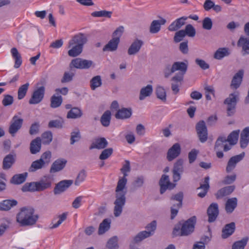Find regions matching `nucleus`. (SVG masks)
Listing matches in <instances>:
<instances>
[{
  "label": "nucleus",
  "mask_w": 249,
  "mask_h": 249,
  "mask_svg": "<svg viewBox=\"0 0 249 249\" xmlns=\"http://www.w3.org/2000/svg\"><path fill=\"white\" fill-rule=\"evenodd\" d=\"M127 182L126 177H123L118 180L116 188V200L114 202V214L118 217L123 211V208L125 203V193L122 192Z\"/></svg>",
  "instance_id": "obj_1"
},
{
  "label": "nucleus",
  "mask_w": 249,
  "mask_h": 249,
  "mask_svg": "<svg viewBox=\"0 0 249 249\" xmlns=\"http://www.w3.org/2000/svg\"><path fill=\"white\" fill-rule=\"evenodd\" d=\"M53 182V178L46 175L38 181L26 183L22 188L23 192H42L51 188Z\"/></svg>",
  "instance_id": "obj_2"
},
{
  "label": "nucleus",
  "mask_w": 249,
  "mask_h": 249,
  "mask_svg": "<svg viewBox=\"0 0 249 249\" xmlns=\"http://www.w3.org/2000/svg\"><path fill=\"white\" fill-rule=\"evenodd\" d=\"M34 213L35 210L33 208H22L17 215V221L21 226L33 225L38 218V215Z\"/></svg>",
  "instance_id": "obj_3"
},
{
  "label": "nucleus",
  "mask_w": 249,
  "mask_h": 249,
  "mask_svg": "<svg viewBox=\"0 0 249 249\" xmlns=\"http://www.w3.org/2000/svg\"><path fill=\"white\" fill-rule=\"evenodd\" d=\"M157 228L156 221L153 220L151 223L148 224L145 228L147 231H143L139 232L133 238V241L135 243H138L145 238L149 237L153 235Z\"/></svg>",
  "instance_id": "obj_4"
},
{
  "label": "nucleus",
  "mask_w": 249,
  "mask_h": 249,
  "mask_svg": "<svg viewBox=\"0 0 249 249\" xmlns=\"http://www.w3.org/2000/svg\"><path fill=\"white\" fill-rule=\"evenodd\" d=\"M238 93H233L230 94L229 97L224 101V104L227 105V114L228 116L232 115L234 112L237 103Z\"/></svg>",
  "instance_id": "obj_5"
},
{
  "label": "nucleus",
  "mask_w": 249,
  "mask_h": 249,
  "mask_svg": "<svg viewBox=\"0 0 249 249\" xmlns=\"http://www.w3.org/2000/svg\"><path fill=\"white\" fill-rule=\"evenodd\" d=\"M45 88L44 86H41L35 89L29 100L30 105H36L40 103L44 98Z\"/></svg>",
  "instance_id": "obj_6"
},
{
  "label": "nucleus",
  "mask_w": 249,
  "mask_h": 249,
  "mask_svg": "<svg viewBox=\"0 0 249 249\" xmlns=\"http://www.w3.org/2000/svg\"><path fill=\"white\" fill-rule=\"evenodd\" d=\"M196 221V216H193L183 223L181 226L182 235H189L194 231Z\"/></svg>",
  "instance_id": "obj_7"
},
{
  "label": "nucleus",
  "mask_w": 249,
  "mask_h": 249,
  "mask_svg": "<svg viewBox=\"0 0 249 249\" xmlns=\"http://www.w3.org/2000/svg\"><path fill=\"white\" fill-rule=\"evenodd\" d=\"M92 64L93 62L91 60L76 58L72 60L70 64V67L78 69H88L91 67Z\"/></svg>",
  "instance_id": "obj_8"
},
{
  "label": "nucleus",
  "mask_w": 249,
  "mask_h": 249,
  "mask_svg": "<svg viewBox=\"0 0 249 249\" xmlns=\"http://www.w3.org/2000/svg\"><path fill=\"white\" fill-rule=\"evenodd\" d=\"M196 128L199 141L202 143L205 142L208 139V131L205 122L199 121Z\"/></svg>",
  "instance_id": "obj_9"
},
{
  "label": "nucleus",
  "mask_w": 249,
  "mask_h": 249,
  "mask_svg": "<svg viewBox=\"0 0 249 249\" xmlns=\"http://www.w3.org/2000/svg\"><path fill=\"white\" fill-rule=\"evenodd\" d=\"M23 120L18 116L14 115L12 119L11 124L9 128V132L14 136L18 131L21 127Z\"/></svg>",
  "instance_id": "obj_10"
},
{
  "label": "nucleus",
  "mask_w": 249,
  "mask_h": 249,
  "mask_svg": "<svg viewBox=\"0 0 249 249\" xmlns=\"http://www.w3.org/2000/svg\"><path fill=\"white\" fill-rule=\"evenodd\" d=\"M245 152L231 157L228 161L226 168L227 173H230L235 168L237 163L241 161L245 157Z\"/></svg>",
  "instance_id": "obj_11"
},
{
  "label": "nucleus",
  "mask_w": 249,
  "mask_h": 249,
  "mask_svg": "<svg viewBox=\"0 0 249 249\" xmlns=\"http://www.w3.org/2000/svg\"><path fill=\"white\" fill-rule=\"evenodd\" d=\"M159 184L160 187V193L163 194L167 189H173L176 186L175 184L171 183L169 180L168 176L163 175L160 180Z\"/></svg>",
  "instance_id": "obj_12"
},
{
  "label": "nucleus",
  "mask_w": 249,
  "mask_h": 249,
  "mask_svg": "<svg viewBox=\"0 0 249 249\" xmlns=\"http://www.w3.org/2000/svg\"><path fill=\"white\" fill-rule=\"evenodd\" d=\"M207 213L208 216V222H214L219 214L218 205L216 203H212L208 207Z\"/></svg>",
  "instance_id": "obj_13"
},
{
  "label": "nucleus",
  "mask_w": 249,
  "mask_h": 249,
  "mask_svg": "<svg viewBox=\"0 0 249 249\" xmlns=\"http://www.w3.org/2000/svg\"><path fill=\"white\" fill-rule=\"evenodd\" d=\"M188 68V62L185 61V62H175L172 65V70L174 71V72L177 71L179 72L177 73L175 75H182V78H183L184 75L187 71Z\"/></svg>",
  "instance_id": "obj_14"
},
{
  "label": "nucleus",
  "mask_w": 249,
  "mask_h": 249,
  "mask_svg": "<svg viewBox=\"0 0 249 249\" xmlns=\"http://www.w3.org/2000/svg\"><path fill=\"white\" fill-rule=\"evenodd\" d=\"M183 161L182 159L178 160L174 164L173 172V180L177 182L180 179V175L183 172Z\"/></svg>",
  "instance_id": "obj_15"
},
{
  "label": "nucleus",
  "mask_w": 249,
  "mask_h": 249,
  "mask_svg": "<svg viewBox=\"0 0 249 249\" xmlns=\"http://www.w3.org/2000/svg\"><path fill=\"white\" fill-rule=\"evenodd\" d=\"M180 153V145L178 143H176L169 149L167 154V159L168 161H171L178 157Z\"/></svg>",
  "instance_id": "obj_16"
},
{
  "label": "nucleus",
  "mask_w": 249,
  "mask_h": 249,
  "mask_svg": "<svg viewBox=\"0 0 249 249\" xmlns=\"http://www.w3.org/2000/svg\"><path fill=\"white\" fill-rule=\"evenodd\" d=\"M73 183L72 180H64L60 181L55 186L53 193L55 195L60 194L66 190Z\"/></svg>",
  "instance_id": "obj_17"
},
{
  "label": "nucleus",
  "mask_w": 249,
  "mask_h": 249,
  "mask_svg": "<svg viewBox=\"0 0 249 249\" xmlns=\"http://www.w3.org/2000/svg\"><path fill=\"white\" fill-rule=\"evenodd\" d=\"M187 19L188 17L185 16L176 19L169 25L168 27V30L171 32L178 30L185 25Z\"/></svg>",
  "instance_id": "obj_18"
},
{
  "label": "nucleus",
  "mask_w": 249,
  "mask_h": 249,
  "mask_svg": "<svg viewBox=\"0 0 249 249\" xmlns=\"http://www.w3.org/2000/svg\"><path fill=\"white\" fill-rule=\"evenodd\" d=\"M67 161L64 159H59L55 160L52 164L50 172L54 173L62 170L66 166Z\"/></svg>",
  "instance_id": "obj_19"
},
{
  "label": "nucleus",
  "mask_w": 249,
  "mask_h": 249,
  "mask_svg": "<svg viewBox=\"0 0 249 249\" xmlns=\"http://www.w3.org/2000/svg\"><path fill=\"white\" fill-rule=\"evenodd\" d=\"M87 42V38L86 36L82 34L75 36L72 39L70 40L69 42V47L76 45L79 46L83 47L84 44Z\"/></svg>",
  "instance_id": "obj_20"
},
{
  "label": "nucleus",
  "mask_w": 249,
  "mask_h": 249,
  "mask_svg": "<svg viewBox=\"0 0 249 249\" xmlns=\"http://www.w3.org/2000/svg\"><path fill=\"white\" fill-rule=\"evenodd\" d=\"M243 75L244 71L243 70H239L235 74L231 84L232 89H237L240 87L243 80Z\"/></svg>",
  "instance_id": "obj_21"
},
{
  "label": "nucleus",
  "mask_w": 249,
  "mask_h": 249,
  "mask_svg": "<svg viewBox=\"0 0 249 249\" xmlns=\"http://www.w3.org/2000/svg\"><path fill=\"white\" fill-rule=\"evenodd\" d=\"M166 22V19L163 18L160 20H154L149 27L150 33L151 34L158 33L161 29V26L164 25Z\"/></svg>",
  "instance_id": "obj_22"
},
{
  "label": "nucleus",
  "mask_w": 249,
  "mask_h": 249,
  "mask_svg": "<svg viewBox=\"0 0 249 249\" xmlns=\"http://www.w3.org/2000/svg\"><path fill=\"white\" fill-rule=\"evenodd\" d=\"M143 44V42L142 40L138 39H135L128 48V54L130 55L136 54L139 52Z\"/></svg>",
  "instance_id": "obj_23"
},
{
  "label": "nucleus",
  "mask_w": 249,
  "mask_h": 249,
  "mask_svg": "<svg viewBox=\"0 0 249 249\" xmlns=\"http://www.w3.org/2000/svg\"><path fill=\"white\" fill-rule=\"evenodd\" d=\"M183 80L182 75H175L172 78L171 89L174 94H176L179 91V87L181 86Z\"/></svg>",
  "instance_id": "obj_24"
},
{
  "label": "nucleus",
  "mask_w": 249,
  "mask_h": 249,
  "mask_svg": "<svg viewBox=\"0 0 249 249\" xmlns=\"http://www.w3.org/2000/svg\"><path fill=\"white\" fill-rule=\"evenodd\" d=\"M235 230V224L234 222H231L226 224L223 228L222 231V237L224 239L227 238L234 232Z\"/></svg>",
  "instance_id": "obj_25"
},
{
  "label": "nucleus",
  "mask_w": 249,
  "mask_h": 249,
  "mask_svg": "<svg viewBox=\"0 0 249 249\" xmlns=\"http://www.w3.org/2000/svg\"><path fill=\"white\" fill-rule=\"evenodd\" d=\"M41 148V139L38 137L32 140L30 143V150L32 154L38 153Z\"/></svg>",
  "instance_id": "obj_26"
},
{
  "label": "nucleus",
  "mask_w": 249,
  "mask_h": 249,
  "mask_svg": "<svg viewBox=\"0 0 249 249\" xmlns=\"http://www.w3.org/2000/svg\"><path fill=\"white\" fill-rule=\"evenodd\" d=\"M249 143V127L245 128L241 133L240 143L241 147L246 148Z\"/></svg>",
  "instance_id": "obj_27"
},
{
  "label": "nucleus",
  "mask_w": 249,
  "mask_h": 249,
  "mask_svg": "<svg viewBox=\"0 0 249 249\" xmlns=\"http://www.w3.org/2000/svg\"><path fill=\"white\" fill-rule=\"evenodd\" d=\"M237 45L242 47L243 55L249 54V38L241 36L237 42Z\"/></svg>",
  "instance_id": "obj_28"
},
{
  "label": "nucleus",
  "mask_w": 249,
  "mask_h": 249,
  "mask_svg": "<svg viewBox=\"0 0 249 249\" xmlns=\"http://www.w3.org/2000/svg\"><path fill=\"white\" fill-rule=\"evenodd\" d=\"M237 206V199L232 197L228 199L225 203V211L227 213H232Z\"/></svg>",
  "instance_id": "obj_29"
},
{
  "label": "nucleus",
  "mask_w": 249,
  "mask_h": 249,
  "mask_svg": "<svg viewBox=\"0 0 249 249\" xmlns=\"http://www.w3.org/2000/svg\"><path fill=\"white\" fill-rule=\"evenodd\" d=\"M132 115V109L130 108H122L118 110L115 117L118 119H128Z\"/></svg>",
  "instance_id": "obj_30"
},
{
  "label": "nucleus",
  "mask_w": 249,
  "mask_h": 249,
  "mask_svg": "<svg viewBox=\"0 0 249 249\" xmlns=\"http://www.w3.org/2000/svg\"><path fill=\"white\" fill-rule=\"evenodd\" d=\"M108 145V142L105 138H100L97 139L95 141L93 142L90 146L89 149H102L106 148Z\"/></svg>",
  "instance_id": "obj_31"
},
{
  "label": "nucleus",
  "mask_w": 249,
  "mask_h": 249,
  "mask_svg": "<svg viewBox=\"0 0 249 249\" xmlns=\"http://www.w3.org/2000/svg\"><path fill=\"white\" fill-rule=\"evenodd\" d=\"M234 189V186H228L223 187L217 191L215 194L216 197L217 199H219L229 195L233 192Z\"/></svg>",
  "instance_id": "obj_32"
},
{
  "label": "nucleus",
  "mask_w": 249,
  "mask_h": 249,
  "mask_svg": "<svg viewBox=\"0 0 249 249\" xmlns=\"http://www.w3.org/2000/svg\"><path fill=\"white\" fill-rule=\"evenodd\" d=\"M120 42L118 37H113L103 48V51H108L110 52L115 51L118 48Z\"/></svg>",
  "instance_id": "obj_33"
},
{
  "label": "nucleus",
  "mask_w": 249,
  "mask_h": 249,
  "mask_svg": "<svg viewBox=\"0 0 249 249\" xmlns=\"http://www.w3.org/2000/svg\"><path fill=\"white\" fill-rule=\"evenodd\" d=\"M15 162V156L9 154L6 156L3 160L2 168L4 170L10 169Z\"/></svg>",
  "instance_id": "obj_34"
},
{
  "label": "nucleus",
  "mask_w": 249,
  "mask_h": 249,
  "mask_svg": "<svg viewBox=\"0 0 249 249\" xmlns=\"http://www.w3.org/2000/svg\"><path fill=\"white\" fill-rule=\"evenodd\" d=\"M27 176L28 173L27 172L22 174H16L11 178L10 182L12 184L16 185L22 184L26 180Z\"/></svg>",
  "instance_id": "obj_35"
},
{
  "label": "nucleus",
  "mask_w": 249,
  "mask_h": 249,
  "mask_svg": "<svg viewBox=\"0 0 249 249\" xmlns=\"http://www.w3.org/2000/svg\"><path fill=\"white\" fill-rule=\"evenodd\" d=\"M18 204L15 199H6L0 202V211H8Z\"/></svg>",
  "instance_id": "obj_36"
},
{
  "label": "nucleus",
  "mask_w": 249,
  "mask_h": 249,
  "mask_svg": "<svg viewBox=\"0 0 249 249\" xmlns=\"http://www.w3.org/2000/svg\"><path fill=\"white\" fill-rule=\"evenodd\" d=\"M210 178L209 176L206 177L204 178L203 184H200V186L197 189H202V191L198 194V196L201 198L204 197L207 194L210 188L209 186Z\"/></svg>",
  "instance_id": "obj_37"
},
{
  "label": "nucleus",
  "mask_w": 249,
  "mask_h": 249,
  "mask_svg": "<svg viewBox=\"0 0 249 249\" xmlns=\"http://www.w3.org/2000/svg\"><path fill=\"white\" fill-rule=\"evenodd\" d=\"M110 223L111 221L110 219L107 218L104 219L99 225L98 234L101 235L107 231L110 227Z\"/></svg>",
  "instance_id": "obj_38"
},
{
  "label": "nucleus",
  "mask_w": 249,
  "mask_h": 249,
  "mask_svg": "<svg viewBox=\"0 0 249 249\" xmlns=\"http://www.w3.org/2000/svg\"><path fill=\"white\" fill-rule=\"evenodd\" d=\"M153 92V88L152 85H148L146 87L142 88L140 90L139 99L140 100H144L145 97L150 96Z\"/></svg>",
  "instance_id": "obj_39"
},
{
  "label": "nucleus",
  "mask_w": 249,
  "mask_h": 249,
  "mask_svg": "<svg viewBox=\"0 0 249 249\" xmlns=\"http://www.w3.org/2000/svg\"><path fill=\"white\" fill-rule=\"evenodd\" d=\"M11 53L13 57L15 60L14 67L16 69L18 68L22 64L21 55L18 53V50L16 48H12L11 50Z\"/></svg>",
  "instance_id": "obj_40"
},
{
  "label": "nucleus",
  "mask_w": 249,
  "mask_h": 249,
  "mask_svg": "<svg viewBox=\"0 0 249 249\" xmlns=\"http://www.w3.org/2000/svg\"><path fill=\"white\" fill-rule=\"evenodd\" d=\"M82 111L80 108L74 107L71 108L68 112L67 117L69 119H77L80 118L82 116Z\"/></svg>",
  "instance_id": "obj_41"
},
{
  "label": "nucleus",
  "mask_w": 249,
  "mask_h": 249,
  "mask_svg": "<svg viewBox=\"0 0 249 249\" xmlns=\"http://www.w3.org/2000/svg\"><path fill=\"white\" fill-rule=\"evenodd\" d=\"M230 53L227 48H220L216 51L214 54V58L220 60L225 56L229 55Z\"/></svg>",
  "instance_id": "obj_42"
},
{
  "label": "nucleus",
  "mask_w": 249,
  "mask_h": 249,
  "mask_svg": "<svg viewBox=\"0 0 249 249\" xmlns=\"http://www.w3.org/2000/svg\"><path fill=\"white\" fill-rule=\"evenodd\" d=\"M45 166V164H44V162L42 160H37L32 163L29 169V172H34L38 170L43 168Z\"/></svg>",
  "instance_id": "obj_43"
},
{
  "label": "nucleus",
  "mask_w": 249,
  "mask_h": 249,
  "mask_svg": "<svg viewBox=\"0 0 249 249\" xmlns=\"http://www.w3.org/2000/svg\"><path fill=\"white\" fill-rule=\"evenodd\" d=\"M102 84V81L100 75L95 76L90 80V87L92 90H94L97 88L101 87Z\"/></svg>",
  "instance_id": "obj_44"
},
{
  "label": "nucleus",
  "mask_w": 249,
  "mask_h": 249,
  "mask_svg": "<svg viewBox=\"0 0 249 249\" xmlns=\"http://www.w3.org/2000/svg\"><path fill=\"white\" fill-rule=\"evenodd\" d=\"M111 115V112L109 110H106L101 116L100 121L104 126L107 127L109 125Z\"/></svg>",
  "instance_id": "obj_45"
},
{
  "label": "nucleus",
  "mask_w": 249,
  "mask_h": 249,
  "mask_svg": "<svg viewBox=\"0 0 249 249\" xmlns=\"http://www.w3.org/2000/svg\"><path fill=\"white\" fill-rule=\"evenodd\" d=\"M62 101L63 98L61 96H56L54 94L51 98L50 106L53 108H57L61 106Z\"/></svg>",
  "instance_id": "obj_46"
},
{
  "label": "nucleus",
  "mask_w": 249,
  "mask_h": 249,
  "mask_svg": "<svg viewBox=\"0 0 249 249\" xmlns=\"http://www.w3.org/2000/svg\"><path fill=\"white\" fill-rule=\"evenodd\" d=\"M240 130H236L231 132L228 137L227 141L229 142L231 145L235 144L238 141Z\"/></svg>",
  "instance_id": "obj_47"
},
{
  "label": "nucleus",
  "mask_w": 249,
  "mask_h": 249,
  "mask_svg": "<svg viewBox=\"0 0 249 249\" xmlns=\"http://www.w3.org/2000/svg\"><path fill=\"white\" fill-rule=\"evenodd\" d=\"M249 240L248 237H245L241 240L235 242L232 246V249H244Z\"/></svg>",
  "instance_id": "obj_48"
},
{
  "label": "nucleus",
  "mask_w": 249,
  "mask_h": 249,
  "mask_svg": "<svg viewBox=\"0 0 249 249\" xmlns=\"http://www.w3.org/2000/svg\"><path fill=\"white\" fill-rule=\"evenodd\" d=\"M41 139L42 143L44 145L49 144L53 140V133L50 131H47L43 133L41 135Z\"/></svg>",
  "instance_id": "obj_49"
},
{
  "label": "nucleus",
  "mask_w": 249,
  "mask_h": 249,
  "mask_svg": "<svg viewBox=\"0 0 249 249\" xmlns=\"http://www.w3.org/2000/svg\"><path fill=\"white\" fill-rule=\"evenodd\" d=\"M156 93L158 98L161 100L163 102L166 100V93L165 89L162 86H157L156 90Z\"/></svg>",
  "instance_id": "obj_50"
},
{
  "label": "nucleus",
  "mask_w": 249,
  "mask_h": 249,
  "mask_svg": "<svg viewBox=\"0 0 249 249\" xmlns=\"http://www.w3.org/2000/svg\"><path fill=\"white\" fill-rule=\"evenodd\" d=\"M29 87V83L21 85L18 89V98L19 100L23 99L26 95Z\"/></svg>",
  "instance_id": "obj_51"
},
{
  "label": "nucleus",
  "mask_w": 249,
  "mask_h": 249,
  "mask_svg": "<svg viewBox=\"0 0 249 249\" xmlns=\"http://www.w3.org/2000/svg\"><path fill=\"white\" fill-rule=\"evenodd\" d=\"M71 49L68 51V54L71 57H76L82 52L83 47L76 45L71 46Z\"/></svg>",
  "instance_id": "obj_52"
},
{
  "label": "nucleus",
  "mask_w": 249,
  "mask_h": 249,
  "mask_svg": "<svg viewBox=\"0 0 249 249\" xmlns=\"http://www.w3.org/2000/svg\"><path fill=\"white\" fill-rule=\"evenodd\" d=\"M112 14V12L111 11L101 10L93 12L91 14V15L93 17H105L110 18L111 17Z\"/></svg>",
  "instance_id": "obj_53"
},
{
  "label": "nucleus",
  "mask_w": 249,
  "mask_h": 249,
  "mask_svg": "<svg viewBox=\"0 0 249 249\" xmlns=\"http://www.w3.org/2000/svg\"><path fill=\"white\" fill-rule=\"evenodd\" d=\"M107 247L109 249H117L119 247L117 237L115 236L111 238L108 241Z\"/></svg>",
  "instance_id": "obj_54"
},
{
  "label": "nucleus",
  "mask_w": 249,
  "mask_h": 249,
  "mask_svg": "<svg viewBox=\"0 0 249 249\" xmlns=\"http://www.w3.org/2000/svg\"><path fill=\"white\" fill-rule=\"evenodd\" d=\"M227 142V141L225 137L220 136L218 137L215 143V150H219L221 149L222 148H223L224 143Z\"/></svg>",
  "instance_id": "obj_55"
},
{
  "label": "nucleus",
  "mask_w": 249,
  "mask_h": 249,
  "mask_svg": "<svg viewBox=\"0 0 249 249\" xmlns=\"http://www.w3.org/2000/svg\"><path fill=\"white\" fill-rule=\"evenodd\" d=\"M113 149L108 148L104 149L99 156V159L101 160H105L108 159L113 153Z\"/></svg>",
  "instance_id": "obj_56"
},
{
  "label": "nucleus",
  "mask_w": 249,
  "mask_h": 249,
  "mask_svg": "<svg viewBox=\"0 0 249 249\" xmlns=\"http://www.w3.org/2000/svg\"><path fill=\"white\" fill-rule=\"evenodd\" d=\"M67 216V213H64L62 214L59 215L58 216V220L56 223L53 224L52 226H50V228L51 229H53L58 227L59 225L66 219Z\"/></svg>",
  "instance_id": "obj_57"
},
{
  "label": "nucleus",
  "mask_w": 249,
  "mask_h": 249,
  "mask_svg": "<svg viewBox=\"0 0 249 249\" xmlns=\"http://www.w3.org/2000/svg\"><path fill=\"white\" fill-rule=\"evenodd\" d=\"M184 31H185V35L189 37H194L196 35V30L191 24L187 25Z\"/></svg>",
  "instance_id": "obj_58"
},
{
  "label": "nucleus",
  "mask_w": 249,
  "mask_h": 249,
  "mask_svg": "<svg viewBox=\"0 0 249 249\" xmlns=\"http://www.w3.org/2000/svg\"><path fill=\"white\" fill-rule=\"evenodd\" d=\"M81 138L80 133L79 130L73 131L71 135V144H73L75 142H77Z\"/></svg>",
  "instance_id": "obj_59"
},
{
  "label": "nucleus",
  "mask_w": 249,
  "mask_h": 249,
  "mask_svg": "<svg viewBox=\"0 0 249 249\" xmlns=\"http://www.w3.org/2000/svg\"><path fill=\"white\" fill-rule=\"evenodd\" d=\"M183 197V193L182 192H179L175 195L171 197V199L178 201V203L176 205H178V207H181L182 205Z\"/></svg>",
  "instance_id": "obj_60"
},
{
  "label": "nucleus",
  "mask_w": 249,
  "mask_h": 249,
  "mask_svg": "<svg viewBox=\"0 0 249 249\" xmlns=\"http://www.w3.org/2000/svg\"><path fill=\"white\" fill-rule=\"evenodd\" d=\"M86 177V171L84 170L81 171L79 173V174L76 178V180L74 182L75 185L76 186L79 185L82 182H83L85 180Z\"/></svg>",
  "instance_id": "obj_61"
},
{
  "label": "nucleus",
  "mask_w": 249,
  "mask_h": 249,
  "mask_svg": "<svg viewBox=\"0 0 249 249\" xmlns=\"http://www.w3.org/2000/svg\"><path fill=\"white\" fill-rule=\"evenodd\" d=\"M212 26L213 22L210 18L206 17L204 18L202 21V27L203 29L210 30L212 29Z\"/></svg>",
  "instance_id": "obj_62"
},
{
  "label": "nucleus",
  "mask_w": 249,
  "mask_h": 249,
  "mask_svg": "<svg viewBox=\"0 0 249 249\" xmlns=\"http://www.w3.org/2000/svg\"><path fill=\"white\" fill-rule=\"evenodd\" d=\"M52 157L51 152L50 151H47L43 153L41 156L40 160H42L44 162V164H48L50 161Z\"/></svg>",
  "instance_id": "obj_63"
},
{
  "label": "nucleus",
  "mask_w": 249,
  "mask_h": 249,
  "mask_svg": "<svg viewBox=\"0 0 249 249\" xmlns=\"http://www.w3.org/2000/svg\"><path fill=\"white\" fill-rule=\"evenodd\" d=\"M14 102V98L12 96L7 94L4 95L2 101V105L4 106H8L12 105Z\"/></svg>",
  "instance_id": "obj_64"
}]
</instances>
